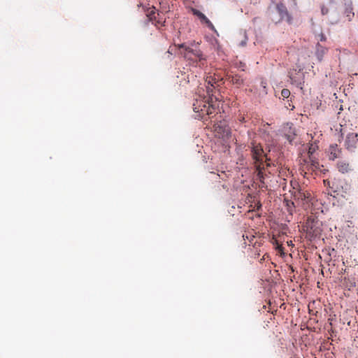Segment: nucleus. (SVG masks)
Instances as JSON below:
<instances>
[{
  "label": "nucleus",
  "instance_id": "obj_1",
  "mask_svg": "<svg viewBox=\"0 0 358 358\" xmlns=\"http://www.w3.org/2000/svg\"><path fill=\"white\" fill-rule=\"evenodd\" d=\"M251 149L252 157L257 171V180H259L261 183L264 184V173L262 172V170L264 169V163L267 162L269 159L260 144L252 143Z\"/></svg>",
  "mask_w": 358,
  "mask_h": 358
},
{
  "label": "nucleus",
  "instance_id": "obj_2",
  "mask_svg": "<svg viewBox=\"0 0 358 358\" xmlns=\"http://www.w3.org/2000/svg\"><path fill=\"white\" fill-rule=\"evenodd\" d=\"M303 230L306 233V236L312 239L321 234V223L317 218L308 217L303 225Z\"/></svg>",
  "mask_w": 358,
  "mask_h": 358
},
{
  "label": "nucleus",
  "instance_id": "obj_3",
  "mask_svg": "<svg viewBox=\"0 0 358 358\" xmlns=\"http://www.w3.org/2000/svg\"><path fill=\"white\" fill-rule=\"evenodd\" d=\"M300 169L306 174L307 173L320 171L325 173L326 169H322L323 165H320L318 159L315 157L309 155L307 159H303V162H300Z\"/></svg>",
  "mask_w": 358,
  "mask_h": 358
},
{
  "label": "nucleus",
  "instance_id": "obj_4",
  "mask_svg": "<svg viewBox=\"0 0 358 358\" xmlns=\"http://www.w3.org/2000/svg\"><path fill=\"white\" fill-rule=\"evenodd\" d=\"M209 100L207 99L206 96L199 95V99H196L193 103V110L195 113H199V117H201V115L204 112L208 113L206 107L209 103Z\"/></svg>",
  "mask_w": 358,
  "mask_h": 358
},
{
  "label": "nucleus",
  "instance_id": "obj_5",
  "mask_svg": "<svg viewBox=\"0 0 358 358\" xmlns=\"http://www.w3.org/2000/svg\"><path fill=\"white\" fill-rule=\"evenodd\" d=\"M146 16L148 17V20L152 22L156 27H163L165 25L166 19L161 16L159 13H155V7H152L148 10Z\"/></svg>",
  "mask_w": 358,
  "mask_h": 358
},
{
  "label": "nucleus",
  "instance_id": "obj_6",
  "mask_svg": "<svg viewBox=\"0 0 358 358\" xmlns=\"http://www.w3.org/2000/svg\"><path fill=\"white\" fill-rule=\"evenodd\" d=\"M180 48H184L185 50V57L189 59H192L189 54H192L195 57L199 59V66H203L206 64V58L203 56L202 52L199 50H193L189 46H186L185 44L179 45Z\"/></svg>",
  "mask_w": 358,
  "mask_h": 358
},
{
  "label": "nucleus",
  "instance_id": "obj_7",
  "mask_svg": "<svg viewBox=\"0 0 358 358\" xmlns=\"http://www.w3.org/2000/svg\"><path fill=\"white\" fill-rule=\"evenodd\" d=\"M345 147L350 152L355 151L358 147V136L357 134L350 133L348 134L345 140Z\"/></svg>",
  "mask_w": 358,
  "mask_h": 358
},
{
  "label": "nucleus",
  "instance_id": "obj_8",
  "mask_svg": "<svg viewBox=\"0 0 358 358\" xmlns=\"http://www.w3.org/2000/svg\"><path fill=\"white\" fill-rule=\"evenodd\" d=\"M276 10L280 16L278 22L285 20L289 24L292 23V17L289 14L286 6L282 3H279L276 5Z\"/></svg>",
  "mask_w": 358,
  "mask_h": 358
},
{
  "label": "nucleus",
  "instance_id": "obj_9",
  "mask_svg": "<svg viewBox=\"0 0 358 358\" xmlns=\"http://www.w3.org/2000/svg\"><path fill=\"white\" fill-rule=\"evenodd\" d=\"M342 154V149L337 144L330 145L328 150V158L331 161L340 158Z\"/></svg>",
  "mask_w": 358,
  "mask_h": 358
},
{
  "label": "nucleus",
  "instance_id": "obj_10",
  "mask_svg": "<svg viewBox=\"0 0 358 358\" xmlns=\"http://www.w3.org/2000/svg\"><path fill=\"white\" fill-rule=\"evenodd\" d=\"M337 170L342 174H346L353 171L352 166L347 160H339L336 163Z\"/></svg>",
  "mask_w": 358,
  "mask_h": 358
},
{
  "label": "nucleus",
  "instance_id": "obj_11",
  "mask_svg": "<svg viewBox=\"0 0 358 358\" xmlns=\"http://www.w3.org/2000/svg\"><path fill=\"white\" fill-rule=\"evenodd\" d=\"M191 11L194 15L199 17L202 23H204L211 30H215V27L213 23L206 17V16L199 10L192 8Z\"/></svg>",
  "mask_w": 358,
  "mask_h": 358
},
{
  "label": "nucleus",
  "instance_id": "obj_12",
  "mask_svg": "<svg viewBox=\"0 0 358 358\" xmlns=\"http://www.w3.org/2000/svg\"><path fill=\"white\" fill-rule=\"evenodd\" d=\"M315 48V55L317 59L321 62L324 56L327 54L328 49L321 45L319 43L316 44Z\"/></svg>",
  "mask_w": 358,
  "mask_h": 358
},
{
  "label": "nucleus",
  "instance_id": "obj_13",
  "mask_svg": "<svg viewBox=\"0 0 358 358\" xmlns=\"http://www.w3.org/2000/svg\"><path fill=\"white\" fill-rule=\"evenodd\" d=\"M218 86H216L215 85H206V94L208 97L207 99H208L210 102H213V98H215V100H217L218 98L214 95V90Z\"/></svg>",
  "mask_w": 358,
  "mask_h": 358
},
{
  "label": "nucleus",
  "instance_id": "obj_14",
  "mask_svg": "<svg viewBox=\"0 0 358 358\" xmlns=\"http://www.w3.org/2000/svg\"><path fill=\"white\" fill-rule=\"evenodd\" d=\"M229 80L230 83L233 85H236L237 87H240L243 83V80L241 77L237 74L231 75L229 76Z\"/></svg>",
  "mask_w": 358,
  "mask_h": 358
},
{
  "label": "nucleus",
  "instance_id": "obj_15",
  "mask_svg": "<svg viewBox=\"0 0 358 358\" xmlns=\"http://www.w3.org/2000/svg\"><path fill=\"white\" fill-rule=\"evenodd\" d=\"M206 109H208V113L207 112H204L203 113V115H201V119H203L204 120L206 116H208V115H210L213 113H215V108L213 106V104L210 103V101H209L207 107H206Z\"/></svg>",
  "mask_w": 358,
  "mask_h": 358
},
{
  "label": "nucleus",
  "instance_id": "obj_16",
  "mask_svg": "<svg viewBox=\"0 0 358 358\" xmlns=\"http://www.w3.org/2000/svg\"><path fill=\"white\" fill-rule=\"evenodd\" d=\"M352 10V4L348 5L345 10V14L349 21H350L355 15Z\"/></svg>",
  "mask_w": 358,
  "mask_h": 358
},
{
  "label": "nucleus",
  "instance_id": "obj_17",
  "mask_svg": "<svg viewBox=\"0 0 358 358\" xmlns=\"http://www.w3.org/2000/svg\"><path fill=\"white\" fill-rule=\"evenodd\" d=\"M205 83H206V85H216V86H219V85L217 84V81L216 80V79H215V78H213L212 76H208V77L206 78Z\"/></svg>",
  "mask_w": 358,
  "mask_h": 358
},
{
  "label": "nucleus",
  "instance_id": "obj_18",
  "mask_svg": "<svg viewBox=\"0 0 358 358\" xmlns=\"http://www.w3.org/2000/svg\"><path fill=\"white\" fill-rule=\"evenodd\" d=\"M240 35L242 36V40L239 43V46L244 47L246 45L248 41V36L246 35V32H241Z\"/></svg>",
  "mask_w": 358,
  "mask_h": 358
},
{
  "label": "nucleus",
  "instance_id": "obj_19",
  "mask_svg": "<svg viewBox=\"0 0 358 358\" xmlns=\"http://www.w3.org/2000/svg\"><path fill=\"white\" fill-rule=\"evenodd\" d=\"M317 148L318 147L317 145L311 144L309 147L308 152V156L309 155L313 156V154L315 152V150L317 149Z\"/></svg>",
  "mask_w": 358,
  "mask_h": 358
},
{
  "label": "nucleus",
  "instance_id": "obj_20",
  "mask_svg": "<svg viewBox=\"0 0 358 358\" xmlns=\"http://www.w3.org/2000/svg\"><path fill=\"white\" fill-rule=\"evenodd\" d=\"M290 94V91L288 89H282L281 91V95L284 99L289 98Z\"/></svg>",
  "mask_w": 358,
  "mask_h": 358
},
{
  "label": "nucleus",
  "instance_id": "obj_21",
  "mask_svg": "<svg viewBox=\"0 0 358 358\" xmlns=\"http://www.w3.org/2000/svg\"><path fill=\"white\" fill-rule=\"evenodd\" d=\"M290 78L292 80V83L296 84V85L297 87H300L301 90L303 89V83H301V82L298 83L296 80H294L292 77H290Z\"/></svg>",
  "mask_w": 358,
  "mask_h": 358
},
{
  "label": "nucleus",
  "instance_id": "obj_22",
  "mask_svg": "<svg viewBox=\"0 0 358 358\" xmlns=\"http://www.w3.org/2000/svg\"><path fill=\"white\" fill-rule=\"evenodd\" d=\"M321 12L322 15H327L329 12V9L325 6H322L321 8Z\"/></svg>",
  "mask_w": 358,
  "mask_h": 358
},
{
  "label": "nucleus",
  "instance_id": "obj_23",
  "mask_svg": "<svg viewBox=\"0 0 358 358\" xmlns=\"http://www.w3.org/2000/svg\"><path fill=\"white\" fill-rule=\"evenodd\" d=\"M319 37H320V41H326V36L323 34H320Z\"/></svg>",
  "mask_w": 358,
  "mask_h": 358
},
{
  "label": "nucleus",
  "instance_id": "obj_24",
  "mask_svg": "<svg viewBox=\"0 0 358 358\" xmlns=\"http://www.w3.org/2000/svg\"><path fill=\"white\" fill-rule=\"evenodd\" d=\"M238 120H239V121H240L241 122H245V117H243V116H241V117L238 118Z\"/></svg>",
  "mask_w": 358,
  "mask_h": 358
},
{
  "label": "nucleus",
  "instance_id": "obj_25",
  "mask_svg": "<svg viewBox=\"0 0 358 358\" xmlns=\"http://www.w3.org/2000/svg\"><path fill=\"white\" fill-rule=\"evenodd\" d=\"M266 255H264V257L261 259L260 262H262V261H264V260L265 259V256H266Z\"/></svg>",
  "mask_w": 358,
  "mask_h": 358
},
{
  "label": "nucleus",
  "instance_id": "obj_26",
  "mask_svg": "<svg viewBox=\"0 0 358 358\" xmlns=\"http://www.w3.org/2000/svg\"><path fill=\"white\" fill-rule=\"evenodd\" d=\"M260 208H261V204L258 203V205H257V210H259Z\"/></svg>",
  "mask_w": 358,
  "mask_h": 358
},
{
  "label": "nucleus",
  "instance_id": "obj_27",
  "mask_svg": "<svg viewBox=\"0 0 358 358\" xmlns=\"http://www.w3.org/2000/svg\"><path fill=\"white\" fill-rule=\"evenodd\" d=\"M326 185H329V181H327V182H326Z\"/></svg>",
  "mask_w": 358,
  "mask_h": 358
},
{
  "label": "nucleus",
  "instance_id": "obj_28",
  "mask_svg": "<svg viewBox=\"0 0 358 358\" xmlns=\"http://www.w3.org/2000/svg\"><path fill=\"white\" fill-rule=\"evenodd\" d=\"M327 182V180H324V183L326 185V182Z\"/></svg>",
  "mask_w": 358,
  "mask_h": 358
},
{
  "label": "nucleus",
  "instance_id": "obj_29",
  "mask_svg": "<svg viewBox=\"0 0 358 358\" xmlns=\"http://www.w3.org/2000/svg\"><path fill=\"white\" fill-rule=\"evenodd\" d=\"M357 17H358V12H357Z\"/></svg>",
  "mask_w": 358,
  "mask_h": 358
}]
</instances>
